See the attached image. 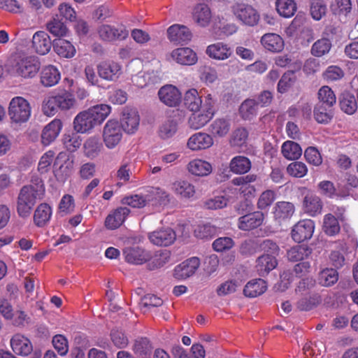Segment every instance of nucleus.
I'll return each mask as SVG.
<instances>
[{"mask_svg":"<svg viewBox=\"0 0 358 358\" xmlns=\"http://www.w3.org/2000/svg\"><path fill=\"white\" fill-rule=\"evenodd\" d=\"M111 112L107 104H98L78 113L73 120L76 131L86 133L96 125L101 124Z\"/></svg>","mask_w":358,"mask_h":358,"instance_id":"nucleus-1","label":"nucleus"},{"mask_svg":"<svg viewBox=\"0 0 358 358\" xmlns=\"http://www.w3.org/2000/svg\"><path fill=\"white\" fill-rule=\"evenodd\" d=\"M41 63L34 56L21 59H10L6 64L8 73L13 76H20L24 78L34 77L38 72Z\"/></svg>","mask_w":358,"mask_h":358,"instance_id":"nucleus-2","label":"nucleus"},{"mask_svg":"<svg viewBox=\"0 0 358 358\" xmlns=\"http://www.w3.org/2000/svg\"><path fill=\"white\" fill-rule=\"evenodd\" d=\"M231 10L236 19L241 24L254 27L259 21L258 11L251 5L243 2H236L231 6Z\"/></svg>","mask_w":358,"mask_h":358,"instance_id":"nucleus-3","label":"nucleus"},{"mask_svg":"<svg viewBox=\"0 0 358 358\" xmlns=\"http://www.w3.org/2000/svg\"><path fill=\"white\" fill-rule=\"evenodd\" d=\"M43 199L41 196H37L31 190L29 187L23 186L19 192L17 198V213L21 217H28L36 203L37 200Z\"/></svg>","mask_w":358,"mask_h":358,"instance_id":"nucleus-4","label":"nucleus"},{"mask_svg":"<svg viewBox=\"0 0 358 358\" xmlns=\"http://www.w3.org/2000/svg\"><path fill=\"white\" fill-rule=\"evenodd\" d=\"M8 113L13 122H26L31 115V106L24 98L15 96L10 101Z\"/></svg>","mask_w":358,"mask_h":358,"instance_id":"nucleus-5","label":"nucleus"},{"mask_svg":"<svg viewBox=\"0 0 358 358\" xmlns=\"http://www.w3.org/2000/svg\"><path fill=\"white\" fill-rule=\"evenodd\" d=\"M122 127L115 120H109L103 129V141L108 149L115 148L121 141L123 135Z\"/></svg>","mask_w":358,"mask_h":358,"instance_id":"nucleus-6","label":"nucleus"},{"mask_svg":"<svg viewBox=\"0 0 358 358\" xmlns=\"http://www.w3.org/2000/svg\"><path fill=\"white\" fill-rule=\"evenodd\" d=\"M97 31L100 38L107 42L123 41L129 36V31L123 25L116 27L109 24H102L98 28Z\"/></svg>","mask_w":358,"mask_h":358,"instance_id":"nucleus-7","label":"nucleus"},{"mask_svg":"<svg viewBox=\"0 0 358 358\" xmlns=\"http://www.w3.org/2000/svg\"><path fill=\"white\" fill-rule=\"evenodd\" d=\"M123 255L127 263L135 265L143 264L152 257L150 251L138 245L126 247L123 250Z\"/></svg>","mask_w":358,"mask_h":358,"instance_id":"nucleus-8","label":"nucleus"},{"mask_svg":"<svg viewBox=\"0 0 358 358\" xmlns=\"http://www.w3.org/2000/svg\"><path fill=\"white\" fill-rule=\"evenodd\" d=\"M315 223L312 220L305 219L299 221L294 225L291 235L292 239L301 243L310 239L314 232Z\"/></svg>","mask_w":358,"mask_h":358,"instance_id":"nucleus-9","label":"nucleus"},{"mask_svg":"<svg viewBox=\"0 0 358 358\" xmlns=\"http://www.w3.org/2000/svg\"><path fill=\"white\" fill-rule=\"evenodd\" d=\"M96 70L99 76L107 81H115L122 74V66L114 61L100 62Z\"/></svg>","mask_w":358,"mask_h":358,"instance_id":"nucleus-10","label":"nucleus"},{"mask_svg":"<svg viewBox=\"0 0 358 358\" xmlns=\"http://www.w3.org/2000/svg\"><path fill=\"white\" fill-rule=\"evenodd\" d=\"M264 220L261 211H255L241 215L238 219L237 227L242 231H249L260 227Z\"/></svg>","mask_w":358,"mask_h":358,"instance_id":"nucleus-11","label":"nucleus"},{"mask_svg":"<svg viewBox=\"0 0 358 358\" xmlns=\"http://www.w3.org/2000/svg\"><path fill=\"white\" fill-rule=\"evenodd\" d=\"M120 125L124 131L129 134L134 133L139 125L140 117L135 108L125 107L123 108L120 118Z\"/></svg>","mask_w":358,"mask_h":358,"instance_id":"nucleus-12","label":"nucleus"},{"mask_svg":"<svg viewBox=\"0 0 358 358\" xmlns=\"http://www.w3.org/2000/svg\"><path fill=\"white\" fill-rule=\"evenodd\" d=\"M150 242L157 246L167 247L174 243L176 232L169 227L157 229L149 234Z\"/></svg>","mask_w":358,"mask_h":358,"instance_id":"nucleus-13","label":"nucleus"},{"mask_svg":"<svg viewBox=\"0 0 358 358\" xmlns=\"http://www.w3.org/2000/svg\"><path fill=\"white\" fill-rule=\"evenodd\" d=\"M158 96L162 103L170 107L178 106L182 99L179 90L172 85L162 87L158 92Z\"/></svg>","mask_w":358,"mask_h":358,"instance_id":"nucleus-14","label":"nucleus"},{"mask_svg":"<svg viewBox=\"0 0 358 358\" xmlns=\"http://www.w3.org/2000/svg\"><path fill=\"white\" fill-rule=\"evenodd\" d=\"M199 265L200 261L199 258H189L176 266L174 277L179 280L186 279L194 274Z\"/></svg>","mask_w":358,"mask_h":358,"instance_id":"nucleus-15","label":"nucleus"},{"mask_svg":"<svg viewBox=\"0 0 358 358\" xmlns=\"http://www.w3.org/2000/svg\"><path fill=\"white\" fill-rule=\"evenodd\" d=\"M213 145L211 135L204 132H197L192 134L188 139L187 146L193 151L206 150Z\"/></svg>","mask_w":358,"mask_h":358,"instance_id":"nucleus-16","label":"nucleus"},{"mask_svg":"<svg viewBox=\"0 0 358 358\" xmlns=\"http://www.w3.org/2000/svg\"><path fill=\"white\" fill-rule=\"evenodd\" d=\"M180 113L178 110H173L172 115L161 124L159 129V135L162 139H169L175 135L180 120Z\"/></svg>","mask_w":358,"mask_h":358,"instance_id":"nucleus-17","label":"nucleus"},{"mask_svg":"<svg viewBox=\"0 0 358 358\" xmlns=\"http://www.w3.org/2000/svg\"><path fill=\"white\" fill-rule=\"evenodd\" d=\"M53 43L49 35L43 31H36L32 37V48L39 55H44L50 52Z\"/></svg>","mask_w":358,"mask_h":358,"instance_id":"nucleus-18","label":"nucleus"},{"mask_svg":"<svg viewBox=\"0 0 358 358\" xmlns=\"http://www.w3.org/2000/svg\"><path fill=\"white\" fill-rule=\"evenodd\" d=\"M168 37L169 40L175 43H187L192 36L189 29L180 24H173L167 30Z\"/></svg>","mask_w":358,"mask_h":358,"instance_id":"nucleus-19","label":"nucleus"},{"mask_svg":"<svg viewBox=\"0 0 358 358\" xmlns=\"http://www.w3.org/2000/svg\"><path fill=\"white\" fill-rule=\"evenodd\" d=\"M295 212V207L291 202L278 201L273 207V217L276 222L281 224L289 220Z\"/></svg>","mask_w":358,"mask_h":358,"instance_id":"nucleus-20","label":"nucleus"},{"mask_svg":"<svg viewBox=\"0 0 358 358\" xmlns=\"http://www.w3.org/2000/svg\"><path fill=\"white\" fill-rule=\"evenodd\" d=\"M130 213L127 207H120L110 213L106 218L105 226L107 229L113 230L120 227Z\"/></svg>","mask_w":358,"mask_h":358,"instance_id":"nucleus-21","label":"nucleus"},{"mask_svg":"<svg viewBox=\"0 0 358 358\" xmlns=\"http://www.w3.org/2000/svg\"><path fill=\"white\" fill-rule=\"evenodd\" d=\"M10 346L16 355L21 356H27L33 350L32 343L30 340L19 334L12 337L10 339Z\"/></svg>","mask_w":358,"mask_h":358,"instance_id":"nucleus-22","label":"nucleus"},{"mask_svg":"<svg viewBox=\"0 0 358 358\" xmlns=\"http://www.w3.org/2000/svg\"><path fill=\"white\" fill-rule=\"evenodd\" d=\"M192 18L199 27H208L212 18V13L208 6L206 3L197 4L193 9Z\"/></svg>","mask_w":358,"mask_h":358,"instance_id":"nucleus-23","label":"nucleus"},{"mask_svg":"<svg viewBox=\"0 0 358 358\" xmlns=\"http://www.w3.org/2000/svg\"><path fill=\"white\" fill-rule=\"evenodd\" d=\"M62 128V122L59 119H54L43 129L41 134V142L48 145L58 136Z\"/></svg>","mask_w":358,"mask_h":358,"instance_id":"nucleus-24","label":"nucleus"},{"mask_svg":"<svg viewBox=\"0 0 358 358\" xmlns=\"http://www.w3.org/2000/svg\"><path fill=\"white\" fill-rule=\"evenodd\" d=\"M206 52L213 59L224 60L231 55L233 51L228 45L218 42L208 45Z\"/></svg>","mask_w":358,"mask_h":358,"instance_id":"nucleus-25","label":"nucleus"},{"mask_svg":"<svg viewBox=\"0 0 358 358\" xmlns=\"http://www.w3.org/2000/svg\"><path fill=\"white\" fill-rule=\"evenodd\" d=\"M174 60L182 65H193L197 61L196 54L189 48H180L172 52Z\"/></svg>","mask_w":358,"mask_h":358,"instance_id":"nucleus-26","label":"nucleus"},{"mask_svg":"<svg viewBox=\"0 0 358 358\" xmlns=\"http://www.w3.org/2000/svg\"><path fill=\"white\" fill-rule=\"evenodd\" d=\"M52 214L50 206L46 203L39 204L34 213V223L38 227H43L50 222Z\"/></svg>","mask_w":358,"mask_h":358,"instance_id":"nucleus-27","label":"nucleus"},{"mask_svg":"<svg viewBox=\"0 0 358 358\" xmlns=\"http://www.w3.org/2000/svg\"><path fill=\"white\" fill-rule=\"evenodd\" d=\"M61 78L60 73L53 65H48L42 69L41 83L45 87H52L58 83Z\"/></svg>","mask_w":358,"mask_h":358,"instance_id":"nucleus-28","label":"nucleus"},{"mask_svg":"<svg viewBox=\"0 0 358 358\" xmlns=\"http://www.w3.org/2000/svg\"><path fill=\"white\" fill-rule=\"evenodd\" d=\"M313 116L317 123L327 124L334 116L333 107L317 103L313 110Z\"/></svg>","mask_w":358,"mask_h":358,"instance_id":"nucleus-29","label":"nucleus"},{"mask_svg":"<svg viewBox=\"0 0 358 358\" xmlns=\"http://www.w3.org/2000/svg\"><path fill=\"white\" fill-rule=\"evenodd\" d=\"M251 161L243 155L234 157L229 162L230 171L236 174H245L251 169Z\"/></svg>","mask_w":358,"mask_h":358,"instance_id":"nucleus-30","label":"nucleus"},{"mask_svg":"<svg viewBox=\"0 0 358 358\" xmlns=\"http://www.w3.org/2000/svg\"><path fill=\"white\" fill-rule=\"evenodd\" d=\"M304 212L310 216H315L322 211V203L319 196L313 194H307L303 202Z\"/></svg>","mask_w":358,"mask_h":358,"instance_id":"nucleus-31","label":"nucleus"},{"mask_svg":"<svg viewBox=\"0 0 358 358\" xmlns=\"http://www.w3.org/2000/svg\"><path fill=\"white\" fill-rule=\"evenodd\" d=\"M277 264L275 257L266 254L258 257L256 268L259 275L264 276L275 268Z\"/></svg>","mask_w":358,"mask_h":358,"instance_id":"nucleus-32","label":"nucleus"},{"mask_svg":"<svg viewBox=\"0 0 358 358\" xmlns=\"http://www.w3.org/2000/svg\"><path fill=\"white\" fill-rule=\"evenodd\" d=\"M338 101L341 110L348 115H352L357 110V100L349 92H343L340 95Z\"/></svg>","mask_w":358,"mask_h":358,"instance_id":"nucleus-33","label":"nucleus"},{"mask_svg":"<svg viewBox=\"0 0 358 358\" xmlns=\"http://www.w3.org/2000/svg\"><path fill=\"white\" fill-rule=\"evenodd\" d=\"M267 285L261 278L249 281L244 287L243 294L245 296L254 298L265 292Z\"/></svg>","mask_w":358,"mask_h":358,"instance_id":"nucleus-34","label":"nucleus"},{"mask_svg":"<svg viewBox=\"0 0 358 358\" xmlns=\"http://www.w3.org/2000/svg\"><path fill=\"white\" fill-rule=\"evenodd\" d=\"M263 46L268 50L273 52L282 50L284 42L282 38L276 34H266L261 39Z\"/></svg>","mask_w":358,"mask_h":358,"instance_id":"nucleus-35","label":"nucleus"},{"mask_svg":"<svg viewBox=\"0 0 358 358\" xmlns=\"http://www.w3.org/2000/svg\"><path fill=\"white\" fill-rule=\"evenodd\" d=\"M187 169L193 175L206 176L212 172V166L206 161L197 159L188 164Z\"/></svg>","mask_w":358,"mask_h":358,"instance_id":"nucleus-36","label":"nucleus"},{"mask_svg":"<svg viewBox=\"0 0 358 358\" xmlns=\"http://www.w3.org/2000/svg\"><path fill=\"white\" fill-rule=\"evenodd\" d=\"M47 30L53 36L63 37L66 35L68 28L58 15H55L46 24Z\"/></svg>","mask_w":358,"mask_h":358,"instance_id":"nucleus-37","label":"nucleus"},{"mask_svg":"<svg viewBox=\"0 0 358 358\" xmlns=\"http://www.w3.org/2000/svg\"><path fill=\"white\" fill-rule=\"evenodd\" d=\"M230 130V123L224 118H217L209 126L208 131L214 136L222 138L225 136Z\"/></svg>","mask_w":358,"mask_h":358,"instance_id":"nucleus-38","label":"nucleus"},{"mask_svg":"<svg viewBox=\"0 0 358 358\" xmlns=\"http://www.w3.org/2000/svg\"><path fill=\"white\" fill-rule=\"evenodd\" d=\"M312 250L305 245H298L287 250V256L289 261L299 262L308 258Z\"/></svg>","mask_w":358,"mask_h":358,"instance_id":"nucleus-39","label":"nucleus"},{"mask_svg":"<svg viewBox=\"0 0 358 358\" xmlns=\"http://www.w3.org/2000/svg\"><path fill=\"white\" fill-rule=\"evenodd\" d=\"M257 103H256V100L252 99H245L239 108L240 115L244 120H252L257 115Z\"/></svg>","mask_w":358,"mask_h":358,"instance_id":"nucleus-40","label":"nucleus"},{"mask_svg":"<svg viewBox=\"0 0 358 358\" xmlns=\"http://www.w3.org/2000/svg\"><path fill=\"white\" fill-rule=\"evenodd\" d=\"M55 52L59 56L71 58L75 55L76 49L74 46L68 41L58 39L53 43Z\"/></svg>","mask_w":358,"mask_h":358,"instance_id":"nucleus-41","label":"nucleus"},{"mask_svg":"<svg viewBox=\"0 0 358 358\" xmlns=\"http://www.w3.org/2000/svg\"><path fill=\"white\" fill-rule=\"evenodd\" d=\"M184 103L191 111H197L200 109L202 100L196 89L187 90L184 96Z\"/></svg>","mask_w":358,"mask_h":358,"instance_id":"nucleus-42","label":"nucleus"},{"mask_svg":"<svg viewBox=\"0 0 358 358\" xmlns=\"http://www.w3.org/2000/svg\"><path fill=\"white\" fill-rule=\"evenodd\" d=\"M281 152L286 159L295 160L301 156L302 149L297 143L287 141L282 144Z\"/></svg>","mask_w":358,"mask_h":358,"instance_id":"nucleus-43","label":"nucleus"},{"mask_svg":"<svg viewBox=\"0 0 358 358\" xmlns=\"http://www.w3.org/2000/svg\"><path fill=\"white\" fill-rule=\"evenodd\" d=\"M102 148V143L97 136L88 138L84 143L85 155L90 158H94L98 156Z\"/></svg>","mask_w":358,"mask_h":358,"instance_id":"nucleus-44","label":"nucleus"},{"mask_svg":"<svg viewBox=\"0 0 358 358\" xmlns=\"http://www.w3.org/2000/svg\"><path fill=\"white\" fill-rule=\"evenodd\" d=\"M358 187V178L354 174H346L345 178L337 185V189L342 196H346L350 192Z\"/></svg>","mask_w":358,"mask_h":358,"instance_id":"nucleus-45","label":"nucleus"},{"mask_svg":"<svg viewBox=\"0 0 358 358\" xmlns=\"http://www.w3.org/2000/svg\"><path fill=\"white\" fill-rule=\"evenodd\" d=\"M213 117L203 110L199 113H192L188 119V125L192 129H199L205 126Z\"/></svg>","mask_w":358,"mask_h":358,"instance_id":"nucleus-46","label":"nucleus"},{"mask_svg":"<svg viewBox=\"0 0 358 358\" xmlns=\"http://www.w3.org/2000/svg\"><path fill=\"white\" fill-rule=\"evenodd\" d=\"M78 133L71 131L65 134L63 136V144L66 149L71 152L76 151L82 144V138Z\"/></svg>","mask_w":358,"mask_h":358,"instance_id":"nucleus-47","label":"nucleus"},{"mask_svg":"<svg viewBox=\"0 0 358 358\" xmlns=\"http://www.w3.org/2000/svg\"><path fill=\"white\" fill-rule=\"evenodd\" d=\"M278 13L284 17H290L296 10V5L294 0H277L275 2Z\"/></svg>","mask_w":358,"mask_h":358,"instance_id":"nucleus-48","label":"nucleus"},{"mask_svg":"<svg viewBox=\"0 0 358 358\" xmlns=\"http://www.w3.org/2000/svg\"><path fill=\"white\" fill-rule=\"evenodd\" d=\"M331 42L327 38H322L316 41L312 45L310 52L317 57L328 54L331 48Z\"/></svg>","mask_w":358,"mask_h":358,"instance_id":"nucleus-49","label":"nucleus"},{"mask_svg":"<svg viewBox=\"0 0 358 358\" xmlns=\"http://www.w3.org/2000/svg\"><path fill=\"white\" fill-rule=\"evenodd\" d=\"M173 189L176 194L184 198H191L195 194L194 186L187 181H176L173 184Z\"/></svg>","mask_w":358,"mask_h":358,"instance_id":"nucleus-50","label":"nucleus"},{"mask_svg":"<svg viewBox=\"0 0 358 358\" xmlns=\"http://www.w3.org/2000/svg\"><path fill=\"white\" fill-rule=\"evenodd\" d=\"M218 232V228L210 223L198 225L194 231V236L200 239H208L214 237Z\"/></svg>","mask_w":358,"mask_h":358,"instance_id":"nucleus-51","label":"nucleus"},{"mask_svg":"<svg viewBox=\"0 0 358 358\" xmlns=\"http://www.w3.org/2000/svg\"><path fill=\"white\" fill-rule=\"evenodd\" d=\"M338 280V273L334 268L322 270L318 276L319 283L324 287H330L334 285Z\"/></svg>","mask_w":358,"mask_h":358,"instance_id":"nucleus-52","label":"nucleus"},{"mask_svg":"<svg viewBox=\"0 0 358 358\" xmlns=\"http://www.w3.org/2000/svg\"><path fill=\"white\" fill-rule=\"evenodd\" d=\"M322 228L324 233L329 236L338 234L341 229L337 218L330 213L324 216Z\"/></svg>","mask_w":358,"mask_h":358,"instance_id":"nucleus-53","label":"nucleus"},{"mask_svg":"<svg viewBox=\"0 0 358 358\" xmlns=\"http://www.w3.org/2000/svg\"><path fill=\"white\" fill-rule=\"evenodd\" d=\"M59 109L62 110H69L76 104L74 96L69 92H64L55 96Z\"/></svg>","mask_w":358,"mask_h":358,"instance_id":"nucleus-54","label":"nucleus"},{"mask_svg":"<svg viewBox=\"0 0 358 358\" xmlns=\"http://www.w3.org/2000/svg\"><path fill=\"white\" fill-rule=\"evenodd\" d=\"M302 297L296 303V307L300 310H310L316 306L320 301V297L317 294H309Z\"/></svg>","mask_w":358,"mask_h":358,"instance_id":"nucleus-55","label":"nucleus"},{"mask_svg":"<svg viewBox=\"0 0 358 358\" xmlns=\"http://www.w3.org/2000/svg\"><path fill=\"white\" fill-rule=\"evenodd\" d=\"M317 103L333 107L336 102V97L334 91L329 86H323L318 91Z\"/></svg>","mask_w":358,"mask_h":358,"instance_id":"nucleus-56","label":"nucleus"},{"mask_svg":"<svg viewBox=\"0 0 358 358\" xmlns=\"http://www.w3.org/2000/svg\"><path fill=\"white\" fill-rule=\"evenodd\" d=\"M151 263L149 264V267L150 269H155L160 267H162L165 264H166L170 259V252L165 250H160L157 252L154 257Z\"/></svg>","mask_w":358,"mask_h":358,"instance_id":"nucleus-57","label":"nucleus"},{"mask_svg":"<svg viewBox=\"0 0 358 358\" xmlns=\"http://www.w3.org/2000/svg\"><path fill=\"white\" fill-rule=\"evenodd\" d=\"M287 172L294 178H302L306 175L308 169L306 165L301 162H294L287 167Z\"/></svg>","mask_w":358,"mask_h":358,"instance_id":"nucleus-58","label":"nucleus"},{"mask_svg":"<svg viewBox=\"0 0 358 358\" xmlns=\"http://www.w3.org/2000/svg\"><path fill=\"white\" fill-rule=\"evenodd\" d=\"M24 187H29L31 190L37 194V196H41L43 197L45 194V185L42 180V178L37 175L36 173H34L30 179V184L24 185Z\"/></svg>","mask_w":358,"mask_h":358,"instance_id":"nucleus-59","label":"nucleus"},{"mask_svg":"<svg viewBox=\"0 0 358 358\" xmlns=\"http://www.w3.org/2000/svg\"><path fill=\"white\" fill-rule=\"evenodd\" d=\"M276 194L273 190L267 189L263 192L259 197L257 204V208L260 210L266 209L273 203Z\"/></svg>","mask_w":358,"mask_h":358,"instance_id":"nucleus-60","label":"nucleus"},{"mask_svg":"<svg viewBox=\"0 0 358 358\" xmlns=\"http://www.w3.org/2000/svg\"><path fill=\"white\" fill-rule=\"evenodd\" d=\"M234 245V240L230 237H220L213 243V248L218 252L227 251Z\"/></svg>","mask_w":358,"mask_h":358,"instance_id":"nucleus-61","label":"nucleus"},{"mask_svg":"<svg viewBox=\"0 0 358 358\" xmlns=\"http://www.w3.org/2000/svg\"><path fill=\"white\" fill-rule=\"evenodd\" d=\"M133 349L136 354L146 355L151 352L152 347L147 338H141L135 341Z\"/></svg>","mask_w":358,"mask_h":358,"instance_id":"nucleus-62","label":"nucleus"},{"mask_svg":"<svg viewBox=\"0 0 358 358\" xmlns=\"http://www.w3.org/2000/svg\"><path fill=\"white\" fill-rule=\"evenodd\" d=\"M322 76L327 81L332 82L341 79L344 76V72L338 66H330L323 73Z\"/></svg>","mask_w":358,"mask_h":358,"instance_id":"nucleus-63","label":"nucleus"},{"mask_svg":"<svg viewBox=\"0 0 358 358\" xmlns=\"http://www.w3.org/2000/svg\"><path fill=\"white\" fill-rule=\"evenodd\" d=\"M52 342L55 349L61 356L66 355L69 350V345L66 337L61 334L55 335L52 338Z\"/></svg>","mask_w":358,"mask_h":358,"instance_id":"nucleus-64","label":"nucleus"}]
</instances>
